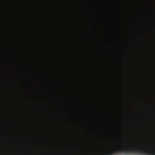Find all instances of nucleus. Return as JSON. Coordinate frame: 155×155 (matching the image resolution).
I'll list each match as a JSON object with an SVG mask.
<instances>
[{
  "mask_svg": "<svg viewBox=\"0 0 155 155\" xmlns=\"http://www.w3.org/2000/svg\"><path fill=\"white\" fill-rule=\"evenodd\" d=\"M0 155H65V154L64 153L60 152H36L32 149H19L3 151V152H0Z\"/></svg>",
  "mask_w": 155,
  "mask_h": 155,
  "instance_id": "nucleus-1",
  "label": "nucleus"
},
{
  "mask_svg": "<svg viewBox=\"0 0 155 155\" xmlns=\"http://www.w3.org/2000/svg\"><path fill=\"white\" fill-rule=\"evenodd\" d=\"M127 96H66V97H155V96H129L127 94Z\"/></svg>",
  "mask_w": 155,
  "mask_h": 155,
  "instance_id": "nucleus-2",
  "label": "nucleus"
},
{
  "mask_svg": "<svg viewBox=\"0 0 155 155\" xmlns=\"http://www.w3.org/2000/svg\"><path fill=\"white\" fill-rule=\"evenodd\" d=\"M132 87L134 89H137L139 87L137 85L134 84L132 85Z\"/></svg>",
  "mask_w": 155,
  "mask_h": 155,
  "instance_id": "nucleus-3",
  "label": "nucleus"
},
{
  "mask_svg": "<svg viewBox=\"0 0 155 155\" xmlns=\"http://www.w3.org/2000/svg\"><path fill=\"white\" fill-rule=\"evenodd\" d=\"M31 88H32V86H31V84L30 86V87H29V88H30V89H31Z\"/></svg>",
  "mask_w": 155,
  "mask_h": 155,
  "instance_id": "nucleus-4",
  "label": "nucleus"
},
{
  "mask_svg": "<svg viewBox=\"0 0 155 155\" xmlns=\"http://www.w3.org/2000/svg\"><path fill=\"white\" fill-rule=\"evenodd\" d=\"M47 87L48 88V85H47Z\"/></svg>",
  "mask_w": 155,
  "mask_h": 155,
  "instance_id": "nucleus-5",
  "label": "nucleus"
}]
</instances>
